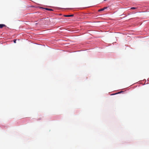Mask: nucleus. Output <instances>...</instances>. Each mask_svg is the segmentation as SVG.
<instances>
[{
    "mask_svg": "<svg viewBox=\"0 0 149 149\" xmlns=\"http://www.w3.org/2000/svg\"><path fill=\"white\" fill-rule=\"evenodd\" d=\"M107 8V7H104L103 8V9H104V10H105V9H106Z\"/></svg>",
    "mask_w": 149,
    "mask_h": 149,
    "instance_id": "nucleus-6",
    "label": "nucleus"
},
{
    "mask_svg": "<svg viewBox=\"0 0 149 149\" xmlns=\"http://www.w3.org/2000/svg\"><path fill=\"white\" fill-rule=\"evenodd\" d=\"M6 25L4 24H0V28H2L3 27L6 26Z\"/></svg>",
    "mask_w": 149,
    "mask_h": 149,
    "instance_id": "nucleus-1",
    "label": "nucleus"
},
{
    "mask_svg": "<svg viewBox=\"0 0 149 149\" xmlns=\"http://www.w3.org/2000/svg\"><path fill=\"white\" fill-rule=\"evenodd\" d=\"M104 10V9H103V8H102V9H100V10H98V11H103Z\"/></svg>",
    "mask_w": 149,
    "mask_h": 149,
    "instance_id": "nucleus-4",
    "label": "nucleus"
},
{
    "mask_svg": "<svg viewBox=\"0 0 149 149\" xmlns=\"http://www.w3.org/2000/svg\"><path fill=\"white\" fill-rule=\"evenodd\" d=\"M131 9H136V8H135V7H132V8H131Z\"/></svg>",
    "mask_w": 149,
    "mask_h": 149,
    "instance_id": "nucleus-5",
    "label": "nucleus"
},
{
    "mask_svg": "<svg viewBox=\"0 0 149 149\" xmlns=\"http://www.w3.org/2000/svg\"><path fill=\"white\" fill-rule=\"evenodd\" d=\"M122 92H118V93H116V94L120 93H121Z\"/></svg>",
    "mask_w": 149,
    "mask_h": 149,
    "instance_id": "nucleus-8",
    "label": "nucleus"
},
{
    "mask_svg": "<svg viewBox=\"0 0 149 149\" xmlns=\"http://www.w3.org/2000/svg\"><path fill=\"white\" fill-rule=\"evenodd\" d=\"M74 16L73 15H64V16L65 17H72Z\"/></svg>",
    "mask_w": 149,
    "mask_h": 149,
    "instance_id": "nucleus-2",
    "label": "nucleus"
},
{
    "mask_svg": "<svg viewBox=\"0 0 149 149\" xmlns=\"http://www.w3.org/2000/svg\"><path fill=\"white\" fill-rule=\"evenodd\" d=\"M14 42L15 43L16 42V40H14Z\"/></svg>",
    "mask_w": 149,
    "mask_h": 149,
    "instance_id": "nucleus-7",
    "label": "nucleus"
},
{
    "mask_svg": "<svg viewBox=\"0 0 149 149\" xmlns=\"http://www.w3.org/2000/svg\"><path fill=\"white\" fill-rule=\"evenodd\" d=\"M45 9L47 10H49V11H53V10L51 9H49V8H45Z\"/></svg>",
    "mask_w": 149,
    "mask_h": 149,
    "instance_id": "nucleus-3",
    "label": "nucleus"
}]
</instances>
